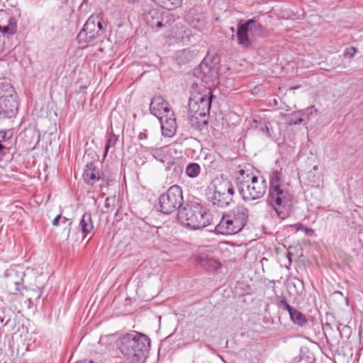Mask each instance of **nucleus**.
<instances>
[{
  "label": "nucleus",
  "mask_w": 363,
  "mask_h": 363,
  "mask_svg": "<svg viewBox=\"0 0 363 363\" xmlns=\"http://www.w3.org/2000/svg\"><path fill=\"white\" fill-rule=\"evenodd\" d=\"M109 201H110V198H108H108H106V201H105V204H104V206H105V208H110V206H111V204H110Z\"/></svg>",
  "instance_id": "43"
},
{
  "label": "nucleus",
  "mask_w": 363,
  "mask_h": 363,
  "mask_svg": "<svg viewBox=\"0 0 363 363\" xmlns=\"http://www.w3.org/2000/svg\"><path fill=\"white\" fill-rule=\"evenodd\" d=\"M5 47V40L3 39V38H0V53H1Z\"/></svg>",
  "instance_id": "41"
},
{
  "label": "nucleus",
  "mask_w": 363,
  "mask_h": 363,
  "mask_svg": "<svg viewBox=\"0 0 363 363\" xmlns=\"http://www.w3.org/2000/svg\"><path fill=\"white\" fill-rule=\"evenodd\" d=\"M84 182L88 185H94L100 179V173L96 164L90 162L86 164L82 174Z\"/></svg>",
  "instance_id": "18"
},
{
  "label": "nucleus",
  "mask_w": 363,
  "mask_h": 363,
  "mask_svg": "<svg viewBox=\"0 0 363 363\" xmlns=\"http://www.w3.org/2000/svg\"><path fill=\"white\" fill-rule=\"evenodd\" d=\"M151 155L158 161L164 162V155L163 150L160 148L152 149Z\"/></svg>",
  "instance_id": "32"
},
{
  "label": "nucleus",
  "mask_w": 363,
  "mask_h": 363,
  "mask_svg": "<svg viewBox=\"0 0 363 363\" xmlns=\"http://www.w3.org/2000/svg\"><path fill=\"white\" fill-rule=\"evenodd\" d=\"M144 20L152 29H159L164 25L162 23L163 13L155 8L149 9L144 13Z\"/></svg>",
  "instance_id": "14"
},
{
  "label": "nucleus",
  "mask_w": 363,
  "mask_h": 363,
  "mask_svg": "<svg viewBox=\"0 0 363 363\" xmlns=\"http://www.w3.org/2000/svg\"><path fill=\"white\" fill-rule=\"evenodd\" d=\"M291 363H315V359L311 356L300 355L295 357Z\"/></svg>",
  "instance_id": "29"
},
{
  "label": "nucleus",
  "mask_w": 363,
  "mask_h": 363,
  "mask_svg": "<svg viewBox=\"0 0 363 363\" xmlns=\"http://www.w3.org/2000/svg\"><path fill=\"white\" fill-rule=\"evenodd\" d=\"M289 316L292 322L299 326L303 327L308 323V320L305 315L297 309H295Z\"/></svg>",
  "instance_id": "26"
},
{
  "label": "nucleus",
  "mask_w": 363,
  "mask_h": 363,
  "mask_svg": "<svg viewBox=\"0 0 363 363\" xmlns=\"http://www.w3.org/2000/svg\"><path fill=\"white\" fill-rule=\"evenodd\" d=\"M281 175V173L278 170H274L269 174L268 203L277 216L284 220L294 211V197L283 183Z\"/></svg>",
  "instance_id": "1"
},
{
  "label": "nucleus",
  "mask_w": 363,
  "mask_h": 363,
  "mask_svg": "<svg viewBox=\"0 0 363 363\" xmlns=\"http://www.w3.org/2000/svg\"><path fill=\"white\" fill-rule=\"evenodd\" d=\"M226 214L242 230L249 218V210L243 205H239L226 213Z\"/></svg>",
  "instance_id": "12"
},
{
  "label": "nucleus",
  "mask_w": 363,
  "mask_h": 363,
  "mask_svg": "<svg viewBox=\"0 0 363 363\" xmlns=\"http://www.w3.org/2000/svg\"><path fill=\"white\" fill-rule=\"evenodd\" d=\"M62 223L66 225V226L65 227V230H67V235H69L70 233L72 221L69 219L65 217L63 218Z\"/></svg>",
  "instance_id": "36"
},
{
  "label": "nucleus",
  "mask_w": 363,
  "mask_h": 363,
  "mask_svg": "<svg viewBox=\"0 0 363 363\" xmlns=\"http://www.w3.org/2000/svg\"><path fill=\"white\" fill-rule=\"evenodd\" d=\"M281 308L283 309V310L287 311L289 315L296 309L293 306H290L288 303H286Z\"/></svg>",
  "instance_id": "38"
},
{
  "label": "nucleus",
  "mask_w": 363,
  "mask_h": 363,
  "mask_svg": "<svg viewBox=\"0 0 363 363\" xmlns=\"http://www.w3.org/2000/svg\"><path fill=\"white\" fill-rule=\"evenodd\" d=\"M16 99L17 96L13 86L9 83H0V103L7 99Z\"/></svg>",
  "instance_id": "22"
},
{
  "label": "nucleus",
  "mask_w": 363,
  "mask_h": 363,
  "mask_svg": "<svg viewBox=\"0 0 363 363\" xmlns=\"http://www.w3.org/2000/svg\"><path fill=\"white\" fill-rule=\"evenodd\" d=\"M177 219L190 229L197 230L211 224V216L196 201L186 203L179 210Z\"/></svg>",
  "instance_id": "3"
},
{
  "label": "nucleus",
  "mask_w": 363,
  "mask_h": 363,
  "mask_svg": "<svg viewBox=\"0 0 363 363\" xmlns=\"http://www.w3.org/2000/svg\"><path fill=\"white\" fill-rule=\"evenodd\" d=\"M325 328H331V325L330 323H326L325 325Z\"/></svg>",
  "instance_id": "47"
},
{
  "label": "nucleus",
  "mask_w": 363,
  "mask_h": 363,
  "mask_svg": "<svg viewBox=\"0 0 363 363\" xmlns=\"http://www.w3.org/2000/svg\"><path fill=\"white\" fill-rule=\"evenodd\" d=\"M18 102L17 98H11L1 101L0 103V119L11 118L18 112Z\"/></svg>",
  "instance_id": "15"
},
{
  "label": "nucleus",
  "mask_w": 363,
  "mask_h": 363,
  "mask_svg": "<svg viewBox=\"0 0 363 363\" xmlns=\"http://www.w3.org/2000/svg\"><path fill=\"white\" fill-rule=\"evenodd\" d=\"M183 193L182 188L178 185L170 186L165 194H162L158 199L157 209L164 214H170L177 209H180L183 205Z\"/></svg>",
  "instance_id": "6"
},
{
  "label": "nucleus",
  "mask_w": 363,
  "mask_h": 363,
  "mask_svg": "<svg viewBox=\"0 0 363 363\" xmlns=\"http://www.w3.org/2000/svg\"><path fill=\"white\" fill-rule=\"evenodd\" d=\"M61 214H58L55 218L54 220H52V224L53 225H59V223H60V220L61 219Z\"/></svg>",
  "instance_id": "40"
},
{
  "label": "nucleus",
  "mask_w": 363,
  "mask_h": 363,
  "mask_svg": "<svg viewBox=\"0 0 363 363\" xmlns=\"http://www.w3.org/2000/svg\"><path fill=\"white\" fill-rule=\"evenodd\" d=\"M210 59L209 57H205L199 67L194 69V72L197 78H200L202 82L206 84L214 82L219 75L217 62Z\"/></svg>",
  "instance_id": "9"
},
{
  "label": "nucleus",
  "mask_w": 363,
  "mask_h": 363,
  "mask_svg": "<svg viewBox=\"0 0 363 363\" xmlns=\"http://www.w3.org/2000/svg\"><path fill=\"white\" fill-rule=\"evenodd\" d=\"M230 29L232 31H234V28L232 27Z\"/></svg>",
  "instance_id": "51"
},
{
  "label": "nucleus",
  "mask_w": 363,
  "mask_h": 363,
  "mask_svg": "<svg viewBox=\"0 0 363 363\" xmlns=\"http://www.w3.org/2000/svg\"><path fill=\"white\" fill-rule=\"evenodd\" d=\"M30 293L32 294H30V297H33V298H35V300H39L40 299V298L41 296V294L40 293V289H39L38 290L32 289L30 291Z\"/></svg>",
  "instance_id": "37"
},
{
  "label": "nucleus",
  "mask_w": 363,
  "mask_h": 363,
  "mask_svg": "<svg viewBox=\"0 0 363 363\" xmlns=\"http://www.w3.org/2000/svg\"><path fill=\"white\" fill-rule=\"evenodd\" d=\"M106 23L100 15H91L84 23L77 35L79 43L101 41L106 32Z\"/></svg>",
  "instance_id": "5"
},
{
  "label": "nucleus",
  "mask_w": 363,
  "mask_h": 363,
  "mask_svg": "<svg viewBox=\"0 0 363 363\" xmlns=\"http://www.w3.org/2000/svg\"><path fill=\"white\" fill-rule=\"evenodd\" d=\"M118 140V136L115 135L113 133V130H111L108 133V138H107L106 144V146H105L104 157L106 156L107 152H108V150L111 147H115V145L117 143Z\"/></svg>",
  "instance_id": "28"
},
{
  "label": "nucleus",
  "mask_w": 363,
  "mask_h": 363,
  "mask_svg": "<svg viewBox=\"0 0 363 363\" xmlns=\"http://www.w3.org/2000/svg\"><path fill=\"white\" fill-rule=\"evenodd\" d=\"M234 194L232 183L229 180H223L214 185L213 191L207 194V199L214 206L225 208L233 201Z\"/></svg>",
  "instance_id": "7"
},
{
  "label": "nucleus",
  "mask_w": 363,
  "mask_h": 363,
  "mask_svg": "<svg viewBox=\"0 0 363 363\" xmlns=\"http://www.w3.org/2000/svg\"><path fill=\"white\" fill-rule=\"evenodd\" d=\"M4 322V318H2L1 316H0V324L3 323Z\"/></svg>",
  "instance_id": "48"
},
{
  "label": "nucleus",
  "mask_w": 363,
  "mask_h": 363,
  "mask_svg": "<svg viewBox=\"0 0 363 363\" xmlns=\"http://www.w3.org/2000/svg\"><path fill=\"white\" fill-rule=\"evenodd\" d=\"M195 262L208 272H214L221 267L220 263L217 259L206 254L199 255L195 259Z\"/></svg>",
  "instance_id": "19"
},
{
  "label": "nucleus",
  "mask_w": 363,
  "mask_h": 363,
  "mask_svg": "<svg viewBox=\"0 0 363 363\" xmlns=\"http://www.w3.org/2000/svg\"><path fill=\"white\" fill-rule=\"evenodd\" d=\"M190 55V51L188 50H183L178 52V59L177 61L178 64H185L189 62L191 59H182V57L184 56V57H188Z\"/></svg>",
  "instance_id": "31"
},
{
  "label": "nucleus",
  "mask_w": 363,
  "mask_h": 363,
  "mask_svg": "<svg viewBox=\"0 0 363 363\" xmlns=\"http://www.w3.org/2000/svg\"><path fill=\"white\" fill-rule=\"evenodd\" d=\"M238 173L239 176L236 177L238 189L245 201H254L264 195L267 188L264 179L259 180L257 177L246 174L243 169Z\"/></svg>",
  "instance_id": "4"
},
{
  "label": "nucleus",
  "mask_w": 363,
  "mask_h": 363,
  "mask_svg": "<svg viewBox=\"0 0 363 363\" xmlns=\"http://www.w3.org/2000/svg\"><path fill=\"white\" fill-rule=\"evenodd\" d=\"M201 171V166L198 163L190 162L186 167L185 174L188 177L194 179L200 174Z\"/></svg>",
  "instance_id": "25"
},
{
  "label": "nucleus",
  "mask_w": 363,
  "mask_h": 363,
  "mask_svg": "<svg viewBox=\"0 0 363 363\" xmlns=\"http://www.w3.org/2000/svg\"><path fill=\"white\" fill-rule=\"evenodd\" d=\"M263 30V26L255 19H250L244 23L238 24L237 28L236 35L238 38V43L239 45L244 48H250L252 45V41L249 37V33L261 34Z\"/></svg>",
  "instance_id": "8"
},
{
  "label": "nucleus",
  "mask_w": 363,
  "mask_h": 363,
  "mask_svg": "<svg viewBox=\"0 0 363 363\" xmlns=\"http://www.w3.org/2000/svg\"><path fill=\"white\" fill-rule=\"evenodd\" d=\"M253 122L257 123V121L255 119V120H253Z\"/></svg>",
  "instance_id": "49"
},
{
  "label": "nucleus",
  "mask_w": 363,
  "mask_h": 363,
  "mask_svg": "<svg viewBox=\"0 0 363 363\" xmlns=\"http://www.w3.org/2000/svg\"><path fill=\"white\" fill-rule=\"evenodd\" d=\"M303 121H304V120L301 117L298 116V113L295 112V113H293L289 116L288 124L289 125H298V124L302 123Z\"/></svg>",
  "instance_id": "30"
},
{
  "label": "nucleus",
  "mask_w": 363,
  "mask_h": 363,
  "mask_svg": "<svg viewBox=\"0 0 363 363\" xmlns=\"http://www.w3.org/2000/svg\"><path fill=\"white\" fill-rule=\"evenodd\" d=\"M155 4L167 10H174L180 7L183 0H151Z\"/></svg>",
  "instance_id": "23"
},
{
  "label": "nucleus",
  "mask_w": 363,
  "mask_h": 363,
  "mask_svg": "<svg viewBox=\"0 0 363 363\" xmlns=\"http://www.w3.org/2000/svg\"><path fill=\"white\" fill-rule=\"evenodd\" d=\"M79 228L81 231L84 234L83 238H85L86 235L93 231L94 224L90 212H86L82 216L79 222Z\"/></svg>",
  "instance_id": "21"
},
{
  "label": "nucleus",
  "mask_w": 363,
  "mask_h": 363,
  "mask_svg": "<svg viewBox=\"0 0 363 363\" xmlns=\"http://www.w3.org/2000/svg\"><path fill=\"white\" fill-rule=\"evenodd\" d=\"M150 113L159 118L170 112L169 104L160 96H154L150 104Z\"/></svg>",
  "instance_id": "13"
},
{
  "label": "nucleus",
  "mask_w": 363,
  "mask_h": 363,
  "mask_svg": "<svg viewBox=\"0 0 363 363\" xmlns=\"http://www.w3.org/2000/svg\"><path fill=\"white\" fill-rule=\"evenodd\" d=\"M301 229L304 230L306 232L308 231V229L306 227L301 226Z\"/></svg>",
  "instance_id": "46"
},
{
  "label": "nucleus",
  "mask_w": 363,
  "mask_h": 363,
  "mask_svg": "<svg viewBox=\"0 0 363 363\" xmlns=\"http://www.w3.org/2000/svg\"><path fill=\"white\" fill-rule=\"evenodd\" d=\"M287 303L286 298L284 296H277L275 298V303L280 308Z\"/></svg>",
  "instance_id": "33"
},
{
  "label": "nucleus",
  "mask_w": 363,
  "mask_h": 363,
  "mask_svg": "<svg viewBox=\"0 0 363 363\" xmlns=\"http://www.w3.org/2000/svg\"><path fill=\"white\" fill-rule=\"evenodd\" d=\"M257 128H258L259 131L264 133L266 135H267L269 137L271 136L269 128L265 123H260V126L259 127L257 126Z\"/></svg>",
  "instance_id": "35"
},
{
  "label": "nucleus",
  "mask_w": 363,
  "mask_h": 363,
  "mask_svg": "<svg viewBox=\"0 0 363 363\" xmlns=\"http://www.w3.org/2000/svg\"><path fill=\"white\" fill-rule=\"evenodd\" d=\"M173 113L165 114L157 118L160 122L163 135L167 137L173 136L177 130V123Z\"/></svg>",
  "instance_id": "16"
},
{
  "label": "nucleus",
  "mask_w": 363,
  "mask_h": 363,
  "mask_svg": "<svg viewBox=\"0 0 363 363\" xmlns=\"http://www.w3.org/2000/svg\"><path fill=\"white\" fill-rule=\"evenodd\" d=\"M5 277H7L9 279V282L10 284H13L16 286V290L20 291L18 286L21 284L23 278L21 276H18V272L13 268H9L6 270L4 273Z\"/></svg>",
  "instance_id": "24"
},
{
  "label": "nucleus",
  "mask_w": 363,
  "mask_h": 363,
  "mask_svg": "<svg viewBox=\"0 0 363 363\" xmlns=\"http://www.w3.org/2000/svg\"><path fill=\"white\" fill-rule=\"evenodd\" d=\"M28 302V307H30V305L33 304V297H28L27 299Z\"/></svg>",
  "instance_id": "44"
},
{
  "label": "nucleus",
  "mask_w": 363,
  "mask_h": 363,
  "mask_svg": "<svg viewBox=\"0 0 363 363\" xmlns=\"http://www.w3.org/2000/svg\"><path fill=\"white\" fill-rule=\"evenodd\" d=\"M9 132L5 130H0V154L1 155H5L4 150L8 149L6 145L4 143H6L11 138L12 134L9 135Z\"/></svg>",
  "instance_id": "27"
},
{
  "label": "nucleus",
  "mask_w": 363,
  "mask_h": 363,
  "mask_svg": "<svg viewBox=\"0 0 363 363\" xmlns=\"http://www.w3.org/2000/svg\"><path fill=\"white\" fill-rule=\"evenodd\" d=\"M147 138V135L145 133H140L138 135L139 140H144V139H146Z\"/></svg>",
  "instance_id": "42"
},
{
  "label": "nucleus",
  "mask_w": 363,
  "mask_h": 363,
  "mask_svg": "<svg viewBox=\"0 0 363 363\" xmlns=\"http://www.w3.org/2000/svg\"><path fill=\"white\" fill-rule=\"evenodd\" d=\"M17 21L15 18L11 17L8 21V24L1 26L0 25V38H9L14 35L17 30Z\"/></svg>",
  "instance_id": "20"
},
{
  "label": "nucleus",
  "mask_w": 363,
  "mask_h": 363,
  "mask_svg": "<svg viewBox=\"0 0 363 363\" xmlns=\"http://www.w3.org/2000/svg\"><path fill=\"white\" fill-rule=\"evenodd\" d=\"M140 0H128L129 3L134 4L138 2Z\"/></svg>",
  "instance_id": "45"
},
{
  "label": "nucleus",
  "mask_w": 363,
  "mask_h": 363,
  "mask_svg": "<svg viewBox=\"0 0 363 363\" xmlns=\"http://www.w3.org/2000/svg\"><path fill=\"white\" fill-rule=\"evenodd\" d=\"M185 21L191 27L199 30H202L206 24L205 17L202 13H199L194 9H191L185 15Z\"/></svg>",
  "instance_id": "17"
},
{
  "label": "nucleus",
  "mask_w": 363,
  "mask_h": 363,
  "mask_svg": "<svg viewBox=\"0 0 363 363\" xmlns=\"http://www.w3.org/2000/svg\"><path fill=\"white\" fill-rule=\"evenodd\" d=\"M203 124H207V121H204Z\"/></svg>",
  "instance_id": "50"
},
{
  "label": "nucleus",
  "mask_w": 363,
  "mask_h": 363,
  "mask_svg": "<svg viewBox=\"0 0 363 363\" xmlns=\"http://www.w3.org/2000/svg\"><path fill=\"white\" fill-rule=\"evenodd\" d=\"M150 348V339L142 333H128L120 340V350L128 363L145 362Z\"/></svg>",
  "instance_id": "2"
},
{
  "label": "nucleus",
  "mask_w": 363,
  "mask_h": 363,
  "mask_svg": "<svg viewBox=\"0 0 363 363\" xmlns=\"http://www.w3.org/2000/svg\"><path fill=\"white\" fill-rule=\"evenodd\" d=\"M239 227L226 213H223L219 223L215 226V231L217 234L233 235L242 230Z\"/></svg>",
  "instance_id": "11"
},
{
  "label": "nucleus",
  "mask_w": 363,
  "mask_h": 363,
  "mask_svg": "<svg viewBox=\"0 0 363 363\" xmlns=\"http://www.w3.org/2000/svg\"><path fill=\"white\" fill-rule=\"evenodd\" d=\"M174 172L177 174V176H179L182 173L183 169L180 165H174Z\"/></svg>",
  "instance_id": "39"
},
{
  "label": "nucleus",
  "mask_w": 363,
  "mask_h": 363,
  "mask_svg": "<svg viewBox=\"0 0 363 363\" xmlns=\"http://www.w3.org/2000/svg\"><path fill=\"white\" fill-rule=\"evenodd\" d=\"M213 96L209 92V95H199L195 96L194 100L190 99L189 103V110L194 113L195 117H205L209 114L211 102Z\"/></svg>",
  "instance_id": "10"
},
{
  "label": "nucleus",
  "mask_w": 363,
  "mask_h": 363,
  "mask_svg": "<svg viewBox=\"0 0 363 363\" xmlns=\"http://www.w3.org/2000/svg\"><path fill=\"white\" fill-rule=\"evenodd\" d=\"M356 53V48L354 47H350L345 49L344 51V56L350 59L352 58Z\"/></svg>",
  "instance_id": "34"
}]
</instances>
